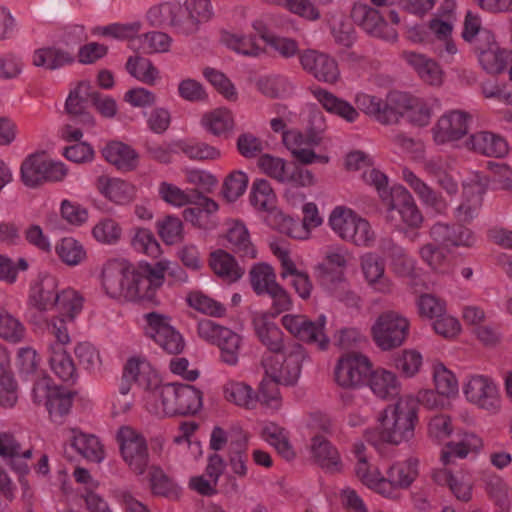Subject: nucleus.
Masks as SVG:
<instances>
[{
  "instance_id": "34",
  "label": "nucleus",
  "mask_w": 512,
  "mask_h": 512,
  "mask_svg": "<svg viewBox=\"0 0 512 512\" xmlns=\"http://www.w3.org/2000/svg\"><path fill=\"white\" fill-rule=\"evenodd\" d=\"M58 292V280L55 276L40 275L30 286L28 304L40 312H47L53 308Z\"/></svg>"
},
{
  "instance_id": "30",
  "label": "nucleus",
  "mask_w": 512,
  "mask_h": 512,
  "mask_svg": "<svg viewBox=\"0 0 512 512\" xmlns=\"http://www.w3.org/2000/svg\"><path fill=\"white\" fill-rule=\"evenodd\" d=\"M352 18L367 33L374 37L388 41L397 39L396 29L385 22L378 10L367 4H355L352 9Z\"/></svg>"
},
{
  "instance_id": "19",
  "label": "nucleus",
  "mask_w": 512,
  "mask_h": 512,
  "mask_svg": "<svg viewBox=\"0 0 512 512\" xmlns=\"http://www.w3.org/2000/svg\"><path fill=\"white\" fill-rule=\"evenodd\" d=\"M179 383H163L159 379L156 388H152L141 397V404L150 415L164 419L179 416Z\"/></svg>"
},
{
  "instance_id": "21",
  "label": "nucleus",
  "mask_w": 512,
  "mask_h": 512,
  "mask_svg": "<svg viewBox=\"0 0 512 512\" xmlns=\"http://www.w3.org/2000/svg\"><path fill=\"white\" fill-rule=\"evenodd\" d=\"M390 105L394 109L393 122H397L400 117H406L414 125L426 126L433 114L429 101L402 92L390 93Z\"/></svg>"
},
{
  "instance_id": "47",
  "label": "nucleus",
  "mask_w": 512,
  "mask_h": 512,
  "mask_svg": "<svg viewBox=\"0 0 512 512\" xmlns=\"http://www.w3.org/2000/svg\"><path fill=\"white\" fill-rule=\"evenodd\" d=\"M221 43L233 52L247 57H259L264 48L255 35L245 34L240 30H225L220 36Z\"/></svg>"
},
{
  "instance_id": "59",
  "label": "nucleus",
  "mask_w": 512,
  "mask_h": 512,
  "mask_svg": "<svg viewBox=\"0 0 512 512\" xmlns=\"http://www.w3.org/2000/svg\"><path fill=\"white\" fill-rule=\"evenodd\" d=\"M254 328L259 340L269 349V353H276L284 348L281 330L267 315L256 316Z\"/></svg>"
},
{
  "instance_id": "26",
  "label": "nucleus",
  "mask_w": 512,
  "mask_h": 512,
  "mask_svg": "<svg viewBox=\"0 0 512 512\" xmlns=\"http://www.w3.org/2000/svg\"><path fill=\"white\" fill-rule=\"evenodd\" d=\"M299 61L303 70L320 82L335 84L340 79L336 60L324 52L307 49L300 53Z\"/></svg>"
},
{
  "instance_id": "62",
  "label": "nucleus",
  "mask_w": 512,
  "mask_h": 512,
  "mask_svg": "<svg viewBox=\"0 0 512 512\" xmlns=\"http://www.w3.org/2000/svg\"><path fill=\"white\" fill-rule=\"evenodd\" d=\"M403 180L415 192L419 199L434 208L436 211L441 212L446 207V202L439 197L425 182H423L414 172L409 169H403Z\"/></svg>"
},
{
  "instance_id": "55",
  "label": "nucleus",
  "mask_w": 512,
  "mask_h": 512,
  "mask_svg": "<svg viewBox=\"0 0 512 512\" xmlns=\"http://www.w3.org/2000/svg\"><path fill=\"white\" fill-rule=\"evenodd\" d=\"M45 154L34 152L27 155L20 165V178L29 188H36L45 183Z\"/></svg>"
},
{
  "instance_id": "6",
  "label": "nucleus",
  "mask_w": 512,
  "mask_h": 512,
  "mask_svg": "<svg viewBox=\"0 0 512 512\" xmlns=\"http://www.w3.org/2000/svg\"><path fill=\"white\" fill-rule=\"evenodd\" d=\"M256 165L263 175L279 184L297 188H311L317 184L312 170L271 153L259 155Z\"/></svg>"
},
{
  "instance_id": "36",
  "label": "nucleus",
  "mask_w": 512,
  "mask_h": 512,
  "mask_svg": "<svg viewBox=\"0 0 512 512\" xmlns=\"http://www.w3.org/2000/svg\"><path fill=\"white\" fill-rule=\"evenodd\" d=\"M402 58L426 84L435 87L443 84L445 73L434 59L413 51L404 52Z\"/></svg>"
},
{
  "instance_id": "12",
  "label": "nucleus",
  "mask_w": 512,
  "mask_h": 512,
  "mask_svg": "<svg viewBox=\"0 0 512 512\" xmlns=\"http://www.w3.org/2000/svg\"><path fill=\"white\" fill-rule=\"evenodd\" d=\"M197 335L205 342L218 348L219 359L222 363L228 366H236L239 363L243 347L241 335L209 319L198 322Z\"/></svg>"
},
{
  "instance_id": "44",
  "label": "nucleus",
  "mask_w": 512,
  "mask_h": 512,
  "mask_svg": "<svg viewBox=\"0 0 512 512\" xmlns=\"http://www.w3.org/2000/svg\"><path fill=\"white\" fill-rule=\"evenodd\" d=\"M196 206H186L182 212L183 219L194 227L208 230L216 226L212 216L219 210L218 203L212 198L198 195Z\"/></svg>"
},
{
  "instance_id": "48",
  "label": "nucleus",
  "mask_w": 512,
  "mask_h": 512,
  "mask_svg": "<svg viewBox=\"0 0 512 512\" xmlns=\"http://www.w3.org/2000/svg\"><path fill=\"white\" fill-rule=\"evenodd\" d=\"M32 456L31 449L22 451L19 442L15 437L7 432L0 433V457L8 461L11 468L21 476H25L29 472V466L20 460L29 459Z\"/></svg>"
},
{
  "instance_id": "25",
  "label": "nucleus",
  "mask_w": 512,
  "mask_h": 512,
  "mask_svg": "<svg viewBox=\"0 0 512 512\" xmlns=\"http://www.w3.org/2000/svg\"><path fill=\"white\" fill-rule=\"evenodd\" d=\"M483 448L484 440L478 433L459 429L455 439L446 442L442 447L440 460L444 466H448L455 459H465L470 455H477Z\"/></svg>"
},
{
  "instance_id": "2",
  "label": "nucleus",
  "mask_w": 512,
  "mask_h": 512,
  "mask_svg": "<svg viewBox=\"0 0 512 512\" xmlns=\"http://www.w3.org/2000/svg\"><path fill=\"white\" fill-rule=\"evenodd\" d=\"M418 422V409L413 399L401 397L377 414L376 428L366 429L364 435L376 449L382 445L399 446L413 439Z\"/></svg>"
},
{
  "instance_id": "38",
  "label": "nucleus",
  "mask_w": 512,
  "mask_h": 512,
  "mask_svg": "<svg viewBox=\"0 0 512 512\" xmlns=\"http://www.w3.org/2000/svg\"><path fill=\"white\" fill-rule=\"evenodd\" d=\"M311 93L329 114L337 116L347 123H354L359 119L360 113L358 109L347 100L320 87L313 88Z\"/></svg>"
},
{
  "instance_id": "35",
  "label": "nucleus",
  "mask_w": 512,
  "mask_h": 512,
  "mask_svg": "<svg viewBox=\"0 0 512 512\" xmlns=\"http://www.w3.org/2000/svg\"><path fill=\"white\" fill-rule=\"evenodd\" d=\"M373 395L381 400L397 396L401 391V381L396 372L383 368H373L368 374L366 384Z\"/></svg>"
},
{
  "instance_id": "7",
  "label": "nucleus",
  "mask_w": 512,
  "mask_h": 512,
  "mask_svg": "<svg viewBox=\"0 0 512 512\" xmlns=\"http://www.w3.org/2000/svg\"><path fill=\"white\" fill-rule=\"evenodd\" d=\"M474 54L481 69L492 76L507 73L512 82V49L501 44L491 30H483L474 43Z\"/></svg>"
},
{
  "instance_id": "4",
  "label": "nucleus",
  "mask_w": 512,
  "mask_h": 512,
  "mask_svg": "<svg viewBox=\"0 0 512 512\" xmlns=\"http://www.w3.org/2000/svg\"><path fill=\"white\" fill-rule=\"evenodd\" d=\"M327 128L324 114L313 108L309 121V128L304 134L297 129L285 131L283 144L291 155L302 165L328 164L330 157L326 154H318L313 149L322 141V135Z\"/></svg>"
},
{
  "instance_id": "52",
  "label": "nucleus",
  "mask_w": 512,
  "mask_h": 512,
  "mask_svg": "<svg viewBox=\"0 0 512 512\" xmlns=\"http://www.w3.org/2000/svg\"><path fill=\"white\" fill-rule=\"evenodd\" d=\"M430 373L433 387L446 399L451 400L458 395V378L443 362L439 360L433 361Z\"/></svg>"
},
{
  "instance_id": "50",
  "label": "nucleus",
  "mask_w": 512,
  "mask_h": 512,
  "mask_svg": "<svg viewBox=\"0 0 512 512\" xmlns=\"http://www.w3.org/2000/svg\"><path fill=\"white\" fill-rule=\"evenodd\" d=\"M85 298L83 294L75 288L66 287L57 293L55 303V314L75 321L83 312Z\"/></svg>"
},
{
  "instance_id": "56",
  "label": "nucleus",
  "mask_w": 512,
  "mask_h": 512,
  "mask_svg": "<svg viewBox=\"0 0 512 512\" xmlns=\"http://www.w3.org/2000/svg\"><path fill=\"white\" fill-rule=\"evenodd\" d=\"M222 391L223 397L229 403L245 409L256 407L255 391L244 381L229 379L224 383Z\"/></svg>"
},
{
  "instance_id": "13",
  "label": "nucleus",
  "mask_w": 512,
  "mask_h": 512,
  "mask_svg": "<svg viewBox=\"0 0 512 512\" xmlns=\"http://www.w3.org/2000/svg\"><path fill=\"white\" fill-rule=\"evenodd\" d=\"M121 458L137 475H143L149 466V451L146 438L131 426H122L116 434Z\"/></svg>"
},
{
  "instance_id": "15",
  "label": "nucleus",
  "mask_w": 512,
  "mask_h": 512,
  "mask_svg": "<svg viewBox=\"0 0 512 512\" xmlns=\"http://www.w3.org/2000/svg\"><path fill=\"white\" fill-rule=\"evenodd\" d=\"M354 464L353 472L357 480L368 490L384 498L385 471L369 455L367 446L356 441L351 449Z\"/></svg>"
},
{
  "instance_id": "9",
  "label": "nucleus",
  "mask_w": 512,
  "mask_h": 512,
  "mask_svg": "<svg viewBox=\"0 0 512 512\" xmlns=\"http://www.w3.org/2000/svg\"><path fill=\"white\" fill-rule=\"evenodd\" d=\"M465 401L473 407L489 415H497L502 411L503 398L498 382L485 374H471L462 384Z\"/></svg>"
},
{
  "instance_id": "8",
  "label": "nucleus",
  "mask_w": 512,
  "mask_h": 512,
  "mask_svg": "<svg viewBox=\"0 0 512 512\" xmlns=\"http://www.w3.org/2000/svg\"><path fill=\"white\" fill-rule=\"evenodd\" d=\"M269 247L279 263L281 278L288 280L289 285L302 300L309 299L313 283L307 270L302 267L300 257L292 252L289 243L285 241L274 240Z\"/></svg>"
},
{
  "instance_id": "5",
  "label": "nucleus",
  "mask_w": 512,
  "mask_h": 512,
  "mask_svg": "<svg viewBox=\"0 0 512 512\" xmlns=\"http://www.w3.org/2000/svg\"><path fill=\"white\" fill-rule=\"evenodd\" d=\"M327 224L338 239L355 247L369 248L376 241L370 222L347 205H335L328 214Z\"/></svg>"
},
{
  "instance_id": "63",
  "label": "nucleus",
  "mask_w": 512,
  "mask_h": 512,
  "mask_svg": "<svg viewBox=\"0 0 512 512\" xmlns=\"http://www.w3.org/2000/svg\"><path fill=\"white\" fill-rule=\"evenodd\" d=\"M256 90L265 97L279 98L292 91V84L282 75L265 74L256 77L253 81Z\"/></svg>"
},
{
  "instance_id": "18",
  "label": "nucleus",
  "mask_w": 512,
  "mask_h": 512,
  "mask_svg": "<svg viewBox=\"0 0 512 512\" xmlns=\"http://www.w3.org/2000/svg\"><path fill=\"white\" fill-rule=\"evenodd\" d=\"M371 365L369 358L361 353H346L335 364L334 381L345 389L360 388L366 384Z\"/></svg>"
},
{
  "instance_id": "53",
  "label": "nucleus",
  "mask_w": 512,
  "mask_h": 512,
  "mask_svg": "<svg viewBox=\"0 0 512 512\" xmlns=\"http://www.w3.org/2000/svg\"><path fill=\"white\" fill-rule=\"evenodd\" d=\"M183 8L177 2H165L151 7L146 19L151 26H172L179 33V24L182 23Z\"/></svg>"
},
{
  "instance_id": "23",
  "label": "nucleus",
  "mask_w": 512,
  "mask_h": 512,
  "mask_svg": "<svg viewBox=\"0 0 512 512\" xmlns=\"http://www.w3.org/2000/svg\"><path fill=\"white\" fill-rule=\"evenodd\" d=\"M360 272L364 283L373 292L389 295L393 292L394 284L386 274L383 258L375 252H364L359 257Z\"/></svg>"
},
{
  "instance_id": "42",
  "label": "nucleus",
  "mask_w": 512,
  "mask_h": 512,
  "mask_svg": "<svg viewBox=\"0 0 512 512\" xmlns=\"http://www.w3.org/2000/svg\"><path fill=\"white\" fill-rule=\"evenodd\" d=\"M184 7L185 15L183 12L182 23L179 24V34L191 35L196 33L200 24L209 21L213 16V9L209 0H186Z\"/></svg>"
},
{
  "instance_id": "54",
  "label": "nucleus",
  "mask_w": 512,
  "mask_h": 512,
  "mask_svg": "<svg viewBox=\"0 0 512 512\" xmlns=\"http://www.w3.org/2000/svg\"><path fill=\"white\" fill-rule=\"evenodd\" d=\"M74 61L73 55L56 47H40L33 51L31 63L37 68L56 70Z\"/></svg>"
},
{
  "instance_id": "31",
  "label": "nucleus",
  "mask_w": 512,
  "mask_h": 512,
  "mask_svg": "<svg viewBox=\"0 0 512 512\" xmlns=\"http://www.w3.org/2000/svg\"><path fill=\"white\" fill-rule=\"evenodd\" d=\"M97 192L107 201L115 205H127L136 196V186L119 177H112L106 174L100 175L95 180Z\"/></svg>"
},
{
  "instance_id": "46",
  "label": "nucleus",
  "mask_w": 512,
  "mask_h": 512,
  "mask_svg": "<svg viewBox=\"0 0 512 512\" xmlns=\"http://www.w3.org/2000/svg\"><path fill=\"white\" fill-rule=\"evenodd\" d=\"M224 238L227 240V247L242 257L254 259L257 251L250 240V234L246 225L239 220H229L226 223Z\"/></svg>"
},
{
  "instance_id": "28",
  "label": "nucleus",
  "mask_w": 512,
  "mask_h": 512,
  "mask_svg": "<svg viewBox=\"0 0 512 512\" xmlns=\"http://www.w3.org/2000/svg\"><path fill=\"white\" fill-rule=\"evenodd\" d=\"M470 121L471 116L464 111L446 112L432 128L434 142L442 145L460 140L467 134Z\"/></svg>"
},
{
  "instance_id": "49",
  "label": "nucleus",
  "mask_w": 512,
  "mask_h": 512,
  "mask_svg": "<svg viewBox=\"0 0 512 512\" xmlns=\"http://www.w3.org/2000/svg\"><path fill=\"white\" fill-rule=\"evenodd\" d=\"M311 457L323 468L329 471H340L343 467L341 457L336 447L321 435L311 439L309 445Z\"/></svg>"
},
{
  "instance_id": "58",
  "label": "nucleus",
  "mask_w": 512,
  "mask_h": 512,
  "mask_svg": "<svg viewBox=\"0 0 512 512\" xmlns=\"http://www.w3.org/2000/svg\"><path fill=\"white\" fill-rule=\"evenodd\" d=\"M209 264L217 276L229 283L237 281L244 274L234 257L221 249L211 253Z\"/></svg>"
},
{
  "instance_id": "64",
  "label": "nucleus",
  "mask_w": 512,
  "mask_h": 512,
  "mask_svg": "<svg viewBox=\"0 0 512 512\" xmlns=\"http://www.w3.org/2000/svg\"><path fill=\"white\" fill-rule=\"evenodd\" d=\"M157 196L166 205L180 209L193 204V196L184 189L168 180H162L157 185Z\"/></svg>"
},
{
  "instance_id": "24",
  "label": "nucleus",
  "mask_w": 512,
  "mask_h": 512,
  "mask_svg": "<svg viewBox=\"0 0 512 512\" xmlns=\"http://www.w3.org/2000/svg\"><path fill=\"white\" fill-rule=\"evenodd\" d=\"M32 393L34 401L45 405L51 415L66 414L72 404L70 393L53 384L47 376H43L34 384Z\"/></svg>"
},
{
  "instance_id": "17",
  "label": "nucleus",
  "mask_w": 512,
  "mask_h": 512,
  "mask_svg": "<svg viewBox=\"0 0 512 512\" xmlns=\"http://www.w3.org/2000/svg\"><path fill=\"white\" fill-rule=\"evenodd\" d=\"M327 318L324 314L319 315L315 320L309 319L301 314H287L282 317V325L297 339L314 344L320 349H326L329 344V337L326 334Z\"/></svg>"
},
{
  "instance_id": "22",
  "label": "nucleus",
  "mask_w": 512,
  "mask_h": 512,
  "mask_svg": "<svg viewBox=\"0 0 512 512\" xmlns=\"http://www.w3.org/2000/svg\"><path fill=\"white\" fill-rule=\"evenodd\" d=\"M417 477V459L407 458L393 461L385 470L384 498L398 500L400 492L409 489Z\"/></svg>"
},
{
  "instance_id": "33",
  "label": "nucleus",
  "mask_w": 512,
  "mask_h": 512,
  "mask_svg": "<svg viewBox=\"0 0 512 512\" xmlns=\"http://www.w3.org/2000/svg\"><path fill=\"white\" fill-rule=\"evenodd\" d=\"M260 437L283 459L292 461L297 457V449L291 441L290 432L284 426L274 421H266L261 426Z\"/></svg>"
},
{
  "instance_id": "16",
  "label": "nucleus",
  "mask_w": 512,
  "mask_h": 512,
  "mask_svg": "<svg viewBox=\"0 0 512 512\" xmlns=\"http://www.w3.org/2000/svg\"><path fill=\"white\" fill-rule=\"evenodd\" d=\"M248 198L253 209L264 216L265 223L277 231L285 212L277 206V194L270 181L255 178Z\"/></svg>"
},
{
  "instance_id": "10",
  "label": "nucleus",
  "mask_w": 512,
  "mask_h": 512,
  "mask_svg": "<svg viewBox=\"0 0 512 512\" xmlns=\"http://www.w3.org/2000/svg\"><path fill=\"white\" fill-rule=\"evenodd\" d=\"M305 353L301 345L291 343L276 353H268L263 358L266 376L282 385H293L301 374Z\"/></svg>"
},
{
  "instance_id": "45",
  "label": "nucleus",
  "mask_w": 512,
  "mask_h": 512,
  "mask_svg": "<svg viewBox=\"0 0 512 512\" xmlns=\"http://www.w3.org/2000/svg\"><path fill=\"white\" fill-rule=\"evenodd\" d=\"M466 145L475 152L491 157H504L509 151L505 138L489 131H479L472 134Z\"/></svg>"
},
{
  "instance_id": "14",
  "label": "nucleus",
  "mask_w": 512,
  "mask_h": 512,
  "mask_svg": "<svg viewBox=\"0 0 512 512\" xmlns=\"http://www.w3.org/2000/svg\"><path fill=\"white\" fill-rule=\"evenodd\" d=\"M144 334L169 354H180L185 348L182 334L167 315L150 312L143 316Z\"/></svg>"
},
{
  "instance_id": "61",
  "label": "nucleus",
  "mask_w": 512,
  "mask_h": 512,
  "mask_svg": "<svg viewBox=\"0 0 512 512\" xmlns=\"http://www.w3.org/2000/svg\"><path fill=\"white\" fill-rule=\"evenodd\" d=\"M157 235L165 245H176L185 238V228L182 219L175 214H166L155 222Z\"/></svg>"
},
{
  "instance_id": "51",
  "label": "nucleus",
  "mask_w": 512,
  "mask_h": 512,
  "mask_svg": "<svg viewBox=\"0 0 512 512\" xmlns=\"http://www.w3.org/2000/svg\"><path fill=\"white\" fill-rule=\"evenodd\" d=\"M354 102L358 109L367 115L374 116L381 123H393L394 109L390 105V93L387 95L386 102L367 93H357Z\"/></svg>"
},
{
  "instance_id": "39",
  "label": "nucleus",
  "mask_w": 512,
  "mask_h": 512,
  "mask_svg": "<svg viewBox=\"0 0 512 512\" xmlns=\"http://www.w3.org/2000/svg\"><path fill=\"white\" fill-rule=\"evenodd\" d=\"M55 256L66 267L75 268L84 265L88 260V250L85 244L74 236L66 235L56 240Z\"/></svg>"
},
{
  "instance_id": "11",
  "label": "nucleus",
  "mask_w": 512,
  "mask_h": 512,
  "mask_svg": "<svg viewBox=\"0 0 512 512\" xmlns=\"http://www.w3.org/2000/svg\"><path fill=\"white\" fill-rule=\"evenodd\" d=\"M409 331V319L396 310L379 313L370 328L372 340L383 351H390L404 344Z\"/></svg>"
},
{
  "instance_id": "41",
  "label": "nucleus",
  "mask_w": 512,
  "mask_h": 512,
  "mask_svg": "<svg viewBox=\"0 0 512 512\" xmlns=\"http://www.w3.org/2000/svg\"><path fill=\"white\" fill-rule=\"evenodd\" d=\"M340 401L348 409L346 423L351 428H360L368 423L374 412L373 402L357 394L342 393Z\"/></svg>"
},
{
  "instance_id": "20",
  "label": "nucleus",
  "mask_w": 512,
  "mask_h": 512,
  "mask_svg": "<svg viewBox=\"0 0 512 512\" xmlns=\"http://www.w3.org/2000/svg\"><path fill=\"white\" fill-rule=\"evenodd\" d=\"M302 220L299 222L288 213H284L278 227V232L298 241H307L312 232L322 226L324 218L318 205L313 201H306L301 206Z\"/></svg>"
},
{
  "instance_id": "27",
  "label": "nucleus",
  "mask_w": 512,
  "mask_h": 512,
  "mask_svg": "<svg viewBox=\"0 0 512 512\" xmlns=\"http://www.w3.org/2000/svg\"><path fill=\"white\" fill-rule=\"evenodd\" d=\"M62 438L64 441V453L67 456H71L69 451L71 449L91 462L100 463L105 457L103 445L94 435L83 433L75 428H69L62 431Z\"/></svg>"
},
{
  "instance_id": "32",
  "label": "nucleus",
  "mask_w": 512,
  "mask_h": 512,
  "mask_svg": "<svg viewBox=\"0 0 512 512\" xmlns=\"http://www.w3.org/2000/svg\"><path fill=\"white\" fill-rule=\"evenodd\" d=\"M433 477L438 484L447 486L457 500L468 502L472 499L474 482L469 472L452 471L445 466L436 470Z\"/></svg>"
},
{
  "instance_id": "60",
  "label": "nucleus",
  "mask_w": 512,
  "mask_h": 512,
  "mask_svg": "<svg viewBox=\"0 0 512 512\" xmlns=\"http://www.w3.org/2000/svg\"><path fill=\"white\" fill-rule=\"evenodd\" d=\"M47 357L51 370L59 379L64 382L75 379V364L66 347H47Z\"/></svg>"
},
{
  "instance_id": "3",
  "label": "nucleus",
  "mask_w": 512,
  "mask_h": 512,
  "mask_svg": "<svg viewBox=\"0 0 512 512\" xmlns=\"http://www.w3.org/2000/svg\"><path fill=\"white\" fill-rule=\"evenodd\" d=\"M363 180L376 188L379 196L387 205V220L395 227H418L422 223V214L409 191L401 186H393L387 191V177L379 170L368 167L363 171Z\"/></svg>"
},
{
  "instance_id": "40",
  "label": "nucleus",
  "mask_w": 512,
  "mask_h": 512,
  "mask_svg": "<svg viewBox=\"0 0 512 512\" xmlns=\"http://www.w3.org/2000/svg\"><path fill=\"white\" fill-rule=\"evenodd\" d=\"M200 125L205 132L215 137L227 138L235 130V115L227 107H217L202 114Z\"/></svg>"
},
{
  "instance_id": "37",
  "label": "nucleus",
  "mask_w": 512,
  "mask_h": 512,
  "mask_svg": "<svg viewBox=\"0 0 512 512\" xmlns=\"http://www.w3.org/2000/svg\"><path fill=\"white\" fill-rule=\"evenodd\" d=\"M123 376L135 381L142 389V395L148 393L152 388H156L161 378L150 362L141 356H133L128 359Z\"/></svg>"
},
{
  "instance_id": "43",
  "label": "nucleus",
  "mask_w": 512,
  "mask_h": 512,
  "mask_svg": "<svg viewBox=\"0 0 512 512\" xmlns=\"http://www.w3.org/2000/svg\"><path fill=\"white\" fill-rule=\"evenodd\" d=\"M103 158L119 171L131 172L139 165V154L130 145L121 141H110L102 149Z\"/></svg>"
},
{
  "instance_id": "1",
  "label": "nucleus",
  "mask_w": 512,
  "mask_h": 512,
  "mask_svg": "<svg viewBox=\"0 0 512 512\" xmlns=\"http://www.w3.org/2000/svg\"><path fill=\"white\" fill-rule=\"evenodd\" d=\"M172 266L168 259L155 264L141 261L131 264L124 258L109 259L103 264L100 283L111 298L128 301L152 300L164 282L165 272Z\"/></svg>"
},
{
  "instance_id": "29",
  "label": "nucleus",
  "mask_w": 512,
  "mask_h": 512,
  "mask_svg": "<svg viewBox=\"0 0 512 512\" xmlns=\"http://www.w3.org/2000/svg\"><path fill=\"white\" fill-rule=\"evenodd\" d=\"M486 185L487 178L478 172H473L463 181L462 199L456 210L458 220L469 221L478 214Z\"/></svg>"
},
{
  "instance_id": "57",
  "label": "nucleus",
  "mask_w": 512,
  "mask_h": 512,
  "mask_svg": "<svg viewBox=\"0 0 512 512\" xmlns=\"http://www.w3.org/2000/svg\"><path fill=\"white\" fill-rule=\"evenodd\" d=\"M278 384L280 383L265 375L255 392L256 404L260 403L269 414H276L283 408V398Z\"/></svg>"
}]
</instances>
